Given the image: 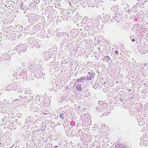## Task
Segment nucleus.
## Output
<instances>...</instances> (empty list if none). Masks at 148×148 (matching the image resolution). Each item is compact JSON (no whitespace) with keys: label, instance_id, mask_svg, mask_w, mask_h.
Masks as SVG:
<instances>
[{"label":"nucleus","instance_id":"obj_9","mask_svg":"<svg viewBox=\"0 0 148 148\" xmlns=\"http://www.w3.org/2000/svg\"><path fill=\"white\" fill-rule=\"evenodd\" d=\"M66 115V114L65 113H62L60 115V117L63 120L64 119V117Z\"/></svg>","mask_w":148,"mask_h":148},{"label":"nucleus","instance_id":"obj_13","mask_svg":"<svg viewBox=\"0 0 148 148\" xmlns=\"http://www.w3.org/2000/svg\"><path fill=\"white\" fill-rule=\"evenodd\" d=\"M84 29L85 30L87 31H88L90 29V26L89 25H86L84 27Z\"/></svg>","mask_w":148,"mask_h":148},{"label":"nucleus","instance_id":"obj_18","mask_svg":"<svg viewBox=\"0 0 148 148\" xmlns=\"http://www.w3.org/2000/svg\"><path fill=\"white\" fill-rule=\"evenodd\" d=\"M85 77L86 78V79L87 80H90L92 79H91V78L90 77L87 76L86 77Z\"/></svg>","mask_w":148,"mask_h":148},{"label":"nucleus","instance_id":"obj_16","mask_svg":"<svg viewBox=\"0 0 148 148\" xmlns=\"http://www.w3.org/2000/svg\"><path fill=\"white\" fill-rule=\"evenodd\" d=\"M53 146L52 144H48L47 145L46 148H52Z\"/></svg>","mask_w":148,"mask_h":148},{"label":"nucleus","instance_id":"obj_19","mask_svg":"<svg viewBox=\"0 0 148 148\" xmlns=\"http://www.w3.org/2000/svg\"><path fill=\"white\" fill-rule=\"evenodd\" d=\"M54 90V87L51 88H49V91H51Z\"/></svg>","mask_w":148,"mask_h":148},{"label":"nucleus","instance_id":"obj_30","mask_svg":"<svg viewBox=\"0 0 148 148\" xmlns=\"http://www.w3.org/2000/svg\"><path fill=\"white\" fill-rule=\"evenodd\" d=\"M57 92V90H55V92Z\"/></svg>","mask_w":148,"mask_h":148},{"label":"nucleus","instance_id":"obj_10","mask_svg":"<svg viewBox=\"0 0 148 148\" xmlns=\"http://www.w3.org/2000/svg\"><path fill=\"white\" fill-rule=\"evenodd\" d=\"M19 97L17 99H16L14 100V102H15L16 101H18L19 102L21 101V99H23V95H20Z\"/></svg>","mask_w":148,"mask_h":148},{"label":"nucleus","instance_id":"obj_39","mask_svg":"<svg viewBox=\"0 0 148 148\" xmlns=\"http://www.w3.org/2000/svg\"><path fill=\"white\" fill-rule=\"evenodd\" d=\"M71 143H72V142H71Z\"/></svg>","mask_w":148,"mask_h":148},{"label":"nucleus","instance_id":"obj_11","mask_svg":"<svg viewBox=\"0 0 148 148\" xmlns=\"http://www.w3.org/2000/svg\"><path fill=\"white\" fill-rule=\"evenodd\" d=\"M86 79V78L85 77H82L76 80L77 82H82L83 81Z\"/></svg>","mask_w":148,"mask_h":148},{"label":"nucleus","instance_id":"obj_35","mask_svg":"<svg viewBox=\"0 0 148 148\" xmlns=\"http://www.w3.org/2000/svg\"><path fill=\"white\" fill-rule=\"evenodd\" d=\"M57 89H60V88H57Z\"/></svg>","mask_w":148,"mask_h":148},{"label":"nucleus","instance_id":"obj_21","mask_svg":"<svg viewBox=\"0 0 148 148\" xmlns=\"http://www.w3.org/2000/svg\"><path fill=\"white\" fill-rule=\"evenodd\" d=\"M27 98H27V97H26V96H24V97H23V99H25V100H26V99H27Z\"/></svg>","mask_w":148,"mask_h":148},{"label":"nucleus","instance_id":"obj_4","mask_svg":"<svg viewBox=\"0 0 148 148\" xmlns=\"http://www.w3.org/2000/svg\"><path fill=\"white\" fill-rule=\"evenodd\" d=\"M49 51H46L45 53V59L47 60H48L51 58L52 55V54L51 50L49 49Z\"/></svg>","mask_w":148,"mask_h":148},{"label":"nucleus","instance_id":"obj_37","mask_svg":"<svg viewBox=\"0 0 148 148\" xmlns=\"http://www.w3.org/2000/svg\"><path fill=\"white\" fill-rule=\"evenodd\" d=\"M59 5L60 6V4H59Z\"/></svg>","mask_w":148,"mask_h":148},{"label":"nucleus","instance_id":"obj_22","mask_svg":"<svg viewBox=\"0 0 148 148\" xmlns=\"http://www.w3.org/2000/svg\"><path fill=\"white\" fill-rule=\"evenodd\" d=\"M12 85H8V87H7V88H10L11 87H12Z\"/></svg>","mask_w":148,"mask_h":148},{"label":"nucleus","instance_id":"obj_29","mask_svg":"<svg viewBox=\"0 0 148 148\" xmlns=\"http://www.w3.org/2000/svg\"><path fill=\"white\" fill-rule=\"evenodd\" d=\"M147 64H145V66H147Z\"/></svg>","mask_w":148,"mask_h":148},{"label":"nucleus","instance_id":"obj_36","mask_svg":"<svg viewBox=\"0 0 148 148\" xmlns=\"http://www.w3.org/2000/svg\"><path fill=\"white\" fill-rule=\"evenodd\" d=\"M98 109H99V108H97V110H98Z\"/></svg>","mask_w":148,"mask_h":148},{"label":"nucleus","instance_id":"obj_17","mask_svg":"<svg viewBox=\"0 0 148 148\" xmlns=\"http://www.w3.org/2000/svg\"><path fill=\"white\" fill-rule=\"evenodd\" d=\"M104 19L107 20H109L110 19V17L108 16L107 15H106L105 16H104Z\"/></svg>","mask_w":148,"mask_h":148},{"label":"nucleus","instance_id":"obj_1","mask_svg":"<svg viewBox=\"0 0 148 148\" xmlns=\"http://www.w3.org/2000/svg\"><path fill=\"white\" fill-rule=\"evenodd\" d=\"M123 12L121 11V12L117 13L116 14L114 13L113 16V18L115 20L117 21V22H119L122 19L121 18L123 14Z\"/></svg>","mask_w":148,"mask_h":148},{"label":"nucleus","instance_id":"obj_38","mask_svg":"<svg viewBox=\"0 0 148 148\" xmlns=\"http://www.w3.org/2000/svg\"><path fill=\"white\" fill-rule=\"evenodd\" d=\"M71 143H72V142H71Z\"/></svg>","mask_w":148,"mask_h":148},{"label":"nucleus","instance_id":"obj_15","mask_svg":"<svg viewBox=\"0 0 148 148\" xmlns=\"http://www.w3.org/2000/svg\"><path fill=\"white\" fill-rule=\"evenodd\" d=\"M130 38L132 40V42H134L135 41V40L134 39L135 38V37L134 35L130 36Z\"/></svg>","mask_w":148,"mask_h":148},{"label":"nucleus","instance_id":"obj_26","mask_svg":"<svg viewBox=\"0 0 148 148\" xmlns=\"http://www.w3.org/2000/svg\"><path fill=\"white\" fill-rule=\"evenodd\" d=\"M115 53L116 54H118V51H115Z\"/></svg>","mask_w":148,"mask_h":148},{"label":"nucleus","instance_id":"obj_24","mask_svg":"<svg viewBox=\"0 0 148 148\" xmlns=\"http://www.w3.org/2000/svg\"><path fill=\"white\" fill-rule=\"evenodd\" d=\"M132 10H127L128 12H130Z\"/></svg>","mask_w":148,"mask_h":148},{"label":"nucleus","instance_id":"obj_20","mask_svg":"<svg viewBox=\"0 0 148 148\" xmlns=\"http://www.w3.org/2000/svg\"><path fill=\"white\" fill-rule=\"evenodd\" d=\"M29 99L28 100H27V101H31L33 99V97L32 96H30L29 97V98H28Z\"/></svg>","mask_w":148,"mask_h":148},{"label":"nucleus","instance_id":"obj_5","mask_svg":"<svg viewBox=\"0 0 148 148\" xmlns=\"http://www.w3.org/2000/svg\"><path fill=\"white\" fill-rule=\"evenodd\" d=\"M17 47L19 48L18 50L21 52H25L26 50V45H19Z\"/></svg>","mask_w":148,"mask_h":148},{"label":"nucleus","instance_id":"obj_31","mask_svg":"<svg viewBox=\"0 0 148 148\" xmlns=\"http://www.w3.org/2000/svg\"><path fill=\"white\" fill-rule=\"evenodd\" d=\"M30 17H29V19H31V18H30Z\"/></svg>","mask_w":148,"mask_h":148},{"label":"nucleus","instance_id":"obj_7","mask_svg":"<svg viewBox=\"0 0 148 148\" xmlns=\"http://www.w3.org/2000/svg\"><path fill=\"white\" fill-rule=\"evenodd\" d=\"M110 59L108 56H106L103 58V60L107 62L110 61Z\"/></svg>","mask_w":148,"mask_h":148},{"label":"nucleus","instance_id":"obj_34","mask_svg":"<svg viewBox=\"0 0 148 148\" xmlns=\"http://www.w3.org/2000/svg\"><path fill=\"white\" fill-rule=\"evenodd\" d=\"M100 102H101V101H99V103H100Z\"/></svg>","mask_w":148,"mask_h":148},{"label":"nucleus","instance_id":"obj_28","mask_svg":"<svg viewBox=\"0 0 148 148\" xmlns=\"http://www.w3.org/2000/svg\"><path fill=\"white\" fill-rule=\"evenodd\" d=\"M126 147L125 146H123L122 147V148H125Z\"/></svg>","mask_w":148,"mask_h":148},{"label":"nucleus","instance_id":"obj_23","mask_svg":"<svg viewBox=\"0 0 148 148\" xmlns=\"http://www.w3.org/2000/svg\"><path fill=\"white\" fill-rule=\"evenodd\" d=\"M88 18V17L87 16H85L84 18V20H86Z\"/></svg>","mask_w":148,"mask_h":148},{"label":"nucleus","instance_id":"obj_32","mask_svg":"<svg viewBox=\"0 0 148 148\" xmlns=\"http://www.w3.org/2000/svg\"><path fill=\"white\" fill-rule=\"evenodd\" d=\"M125 11L126 12H127V10H125Z\"/></svg>","mask_w":148,"mask_h":148},{"label":"nucleus","instance_id":"obj_25","mask_svg":"<svg viewBox=\"0 0 148 148\" xmlns=\"http://www.w3.org/2000/svg\"><path fill=\"white\" fill-rule=\"evenodd\" d=\"M7 101L6 100H5L4 101V103L6 104V103H7Z\"/></svg>","mask_w":148,"mask_h":148},{"label":"nucleus","instance_id":"obj_3","mask_svg":"<svg viewBox=\"0 0 148 148\" xmlns=\"http://www.w3.org/2000/svg\"><path fill=\"white\" fill-rule=\"evenodd\" d=\"M111 10L117 13L121 12V10L119 6L117 5H113L111 8Z\"/></svg>","mask_w":148,"mask_h":148},{"label":"nucleus","instance_id":"obj_8","mask_svg":"<svg viewBox=\"0 0 148 148\" xmlns=\"http://www.w3.org/2000/svg\"><path fill=\"white\" fill-rule=\"evenodd\" d=\"M81 84H78L76 86L77 90L79 91H81L82 88L81 87Z\"/></svg>","mask_w":148,"mask_h":148},{"label":"nucleus","instance_id":"obj_2","mask_svg":"<svg viewBox=\"0 0 148 148\" xmlns=\"http://www.w3.org/2000/svg\"><path fill=\"white\" fill-rule=\"evenodd\" d=\"M11 59V56L10 55L7 53H5L2 55L0 58V61H3L5 60H8Z\"/></svg>","mask_w":148,"mask_h":148},{"label":"nucleus","instance_id":"obj_33","mask_svg":"<svg viewBox=\"0 0 148 148\" xmlns=\"http://www.w3.org/2000/svg\"><path fill=\"white\" fill-rule=\"evenodd\" d=\"M25 92H26V93H27V92H26V90H25Z\"/></svg>","mask_w":148,"mask_h":148},{"label":"nucleus","instance_id":"obj_27","mask_svg":"<svg viewBox=\"0 0 148 148\" xmlns=\"http://www.w3.org/2000/svg\"><path fill=\"white\" fill-rule=\"evenodd\" d=\"M58 146H56L54 147V148H58Z\"/></svg>","mask_w":148,"mask_h":148},{"label":"nucleus","instance_id":"obj_12","mask_svg":"<svg viewBox=\"0 0 148 148\" xmlns=\"http://www.w3.org/2000/svg\"><path fill=\"white\" fill-rule=\"evenodd\" d=\"M88 73L90 75V77L91 78V79H92L93 78L95 77V74L94 73H90L89 72Z\"/></svg>","mask_w":148,"mask_h":148},{"label":"nucleus","instance_id":"obj_14","mask_svg":"<svg viewBox=\"0 0 148 148\" xmlns=\"http://www.w3.org/2000/svg\"><path fill=\"white\" fill-rule=\"evenodd\" d=\"M27 73V71L25 70H23V71L21 73V74L23 76H24V75L26 74Z\"/></svg>","mask_w":148,"mask_h":148},{"label":"nucleus","instance_id":"obj_6","mask_svg":"<svg viewBox=\"0 0 148 148\" xmlns=\"http://www.w3.org/2000/svg\"><path fill=\"white\" fill-rule=\"evenodd\" d=\"M34 76L35 77L38 79L41 78L43 76L42 73L39 71H36L34 72Z\"/></svg>","mask_w":148,"mask_h":148}]
</instances>
